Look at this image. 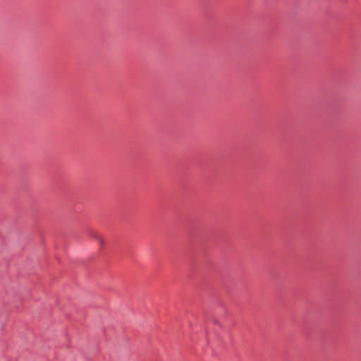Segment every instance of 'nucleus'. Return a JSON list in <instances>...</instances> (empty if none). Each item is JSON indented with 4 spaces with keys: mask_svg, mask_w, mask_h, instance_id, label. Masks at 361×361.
Masks as SVG:
<instances>
[{
    "mask_svg": "<svg viewBox=\"0 0 361 361\" xmlns=\"http://www.w3.org/2000/svg\"><path fill=\"white\" fill-rule=\"evenodd\" d=\"M90 235L92 238H95L97 241L102 243V238L99 236V235L97 233L92 232Z\"/></svg>",
    "mask_w": 361,
    "mask_h": 361,
    "instance_id": "obj_1",
    "label": "nucleus"
}]
</instances>
